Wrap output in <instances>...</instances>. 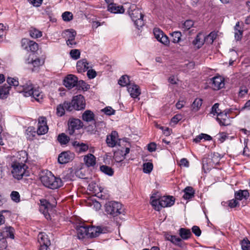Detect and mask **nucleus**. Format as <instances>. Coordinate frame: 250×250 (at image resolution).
Wrapping results in <instances>:
<instances>
[{"instance_id": "obj_23", "label": "nucleus", "mask_w": 250, "mask_h": 250, "mask_svg": "<svg viewBox=\"0 0 250 250\" xmlns=\"http://www.w3.org/2000/svg\"><path fill=\"white\" fill-rule=\"evenodd\" d=\"M184 194L183 197L185 199H190L194 197L195 191L191 187H187L184 189Z\"/></svg>"}, {"instance_id": "obj_40", "label": "nucleus", "mask_w": 250, "mask_h": 250, "mask_svg": "<svg viewBox=\"0 0 250 250\" xmlns=\"http://www.w3.org/2000/svg\"><path fill=\"white\" fill-rule=\"evenodd\" d=\"M65 109H66L65 106L64 105V103L63 104H60L57 106L56 114L59 117L62 116L65 113Z\"/></svg>"}, {"instance_id": "obj_42", "label": "nucleus", "mask_w": 250, "mask_h": 250, "mask_svg": "<svg viewBox=\"0 0 250 250\" xmlns=\"http://www.w3.org/2000/svg\"><path fill=\"white\" fill-rule=\"evenodd\" d=\"M249 89L246 85H242L239 88L238 96L240 98H243L248 93Z\"/></svg>"}, {"instance_id": "obj_24", "label": "nucleus", "mask_w": 250, "mask_h": 250, "mask_svg": "<svg viewBox=\"0 0 250 250\" xmlns=\"http://www.w3.org/2000/svg\"><path fill=\"white\" fill-rule=\"evenodd\" d=\"M95 115L90 110H86L82 115V119L86 122H90L94 121Z\"/></svg>"}, {"instance_id": "obj_33", "label": "nucleus", "mask_w": 250, "mask_h": 250, "mask_svg": "<svg viewBox=\"0 0 250 250\" xmlns=\"http://www.w3.org/2000/svg\"><path fill=\"white\" fill-rule=\"evenodd\" d=\"M193 25V21L192 20H187L184 23H182L180 27L184 31L189 30Z\"/></svg>"}, {"instance_id": "obj_25", "label": "nucleus", "mask_w": 250, "mask_h": 250, "mask_svg": "<svg viewBox=\"0 0 250 250\" xmlns=\"http://www.w3.org/2000/svg\"><path fill=\"white\" fill-rule=\"evenodd\" d=\"M95 157L92 154H89L84 157V161L85 165L89 167L95 165Z\"/></svg>"}, {"instance_id": "obj_60", "label": "nucleus", "mask_w": 250, "mask_h": 250, "mask_svg": "<svg viewBox=\"0 0 250 250\" xmlns=\"http://www.w3.org/2000/svg\"><path fill=\"white\" fill-rule=\"evenodd\" d=\"M160 129L163 131L164 134L167 136L170 135L172 131L171 129L168 127H165L164 126L160 127Z\"/></svg>"}, {"instance_id": "obj_4", "label": "nucleus", "mask_w": 250, "mask_h": 250, "mask_svg": "<svg viewBox=\"0 0 250 250\" xmlns=\"http://www.w3.org/2000/svg\"><path fill=\"white\" fill-rule=\"evenodd\" d=\"M156 193H153L151 197V204L156 210H160L162 208L171 207L174 205L175 199L173 196H163L156 198Z\"/></svg>"}, {"instance_id": "obj_43", "label": "nucleus", "mask_w": 250, "mask_h": 250, "mask_svg": "<svg viewBox=\"0 0 250 250\" xmlns=\"http://www.w3.org/2000/svg\"><path fill=\"white\" fill-rule=\"evenodd\" d=\"M153 164L151 163H146L143 164V172L145 173H149L153 169Z\"/></svg>"}, {"instance_id": "obj_45", "label": "nucleus", "mask_w": 250, "mask_h": 250, "mask_svg": "<svg viewBox=\"0 0 250 250\" xmlns=\"http://www.w3.org/2000/svg\"><path fill=\"white\" fill-rule=\"evenodd\" d=\"M62 18L65 21H69L73 19V14L71 12L66 11L62 13Z\"/></svg>"}, {"instance_id": "obj_36", "label": "nucleus", "mask_w": 250, "mask_h": 250, "mask_svg": "<svg viewBox=\"0 0 250 250\" xmlns=\"http://www.w3.org/2000/svg\"><path fill=\"white\" fill-rule=\"evenodd\" d=\"M123 142H125L126 144L125 145V150H124V149H118L119 151H120V152L121 153V155H122V157H123V159H125V157L129 153L130 151V145L129 144L127 143L126 141H125L124 140H123Z\"/></svg>"}, {"instance_id": "obj_17", "label": "nucleus", "mask_w": 250, "mask_h": 250, "mask_svg": "<svg viewBox=\"0 0 250 250\" xmlns=\"http://www.w3.org/2000/svg\"><path fill=\"white\" fill-rule=\"evenodd\" d=\"M127 90L132 98H136L141 94V90L138 85L136 84H129L127 86Z\"/></svg>"}, {"instance_id": "obj_61", "label": "nucleus", "mask_w": 250, "mask_h": 250, "mask_svg": "<svg viewBox=\"0 0 250 250\" xmlns=\"http://www.w3.org/2000/svg\"><path fill=\"white\" fill-rule=\"evenodd\" d=\"M156 149V145L155 143H150L147 146V149L149 152H153Z\"/></svg>"}, {"instance_id": "obj_21", "label": "nucleus", "mask_w": 250, "mask_h": 250, "mask_svg": "<svg viewBox=\"0 0 250 250\" xmlns=\"http://www.w3.org/2000/svg\"><path fill=\"white\" fill-rule=\"evenodd\" d=\"M206 42L205 40L204 36L201 33L197 35L195 39L193 40V44L198 48H200L204 44V42Z\"/></svg>"}, {"instance_id": "obj_46", "label": "nucleus", "mask_w": 250, "mask_h": 250, "mask_svg": "<svg viewBox=\"0 0 250 250\" xmlns=\"http://www.w3.org/2000/svg\"><path fill=\"white\" fill-rule=\"evenodd\" d=\"M10 197L11 199L16 203L20 202V195L18 191H13L11 194Z\"/></svg>"}, {"instance_id": "obj_59", "label": "nucleus", "mask_w": 250, "mask_h": 250, "mask_svg": "<svg viewBox=\"0 0 250 250\" xmlns=\"http://www.w3.org/2000/svg\"><path fill=\"white\" fill-rule=\"evenodd\" d=\"M87 75L89 79H93L96 76L97 74L95 70L91 69L87 71Z\"/></svg>"}, {"instance_id": "obj_14", "label": "nucleus", "mask_w": 250, "mask_h": 250, "mask_svg": "<svg viewBox=\"0 0 250 250\" xmlns=\"http://www.w3.org/2000/svg\"><path fill=\"white\" fill-rule=\"evenodd\" d=\"M211 86L214 90H219L224 86V79L221 76H215L211 79Z\"/></svg>"}, {"instance_id": "obj_2", "label": "nucleus", "mask_w": 250, "mask_h": 250, "mask_svg": "<svg viewBox=\"0 0 250 250\" xmlns=\"http://www.w3.org/2000/svg\"><path fill=\"white\" fill-rule=\"evenodd\" d=\"M77 238L79 240H83L86 238H93L99 236L102 233H105L107 229L104 227L80 225L77 227Z\"/></svg>"}, {"instance_id": "obj_38", "label": "nucleus", "mask_w": 250, "mask_h": 250, "mask_svg": "<svg viewBox=\"0 0 250 250\" xmlns=\"http://www.w3.org/2000/svg\"><path fill=\"white\" fill-rule=\"evenodd\" d=\"M129 83L128 77L126 75L122 76L118 81V83L122 86H128Z\"/></svg>"}, {"instance_id": "obj_15", "label": "nucleus", "mask_w": 250, "mask_h": 250, "mask_svg": "<svg viewBox=\"0 0 250 250\" xmlns=\"http://www.w3.org/2000/svg\"><path fill=\"white\" fill-rule=\"evenodd\" d=\"M73 154L68 151H64L59 154L58 161L60 164H63L69 162L72 159Z\"/></svg>"}, {"instance_id": "obj_50", "label": "nucleus", "mask_w": 250, "mask_h": 250, "mask_svg": "<svg viewBox=\"0 0 250 250\" xmlns=\"http://www.w3.org/2000/svg\"><path fill=\"white\" fill-rule=\"evenodd\" d=\"M102 110L107 115H114L115 113V110L110 106L106 107Z\"/></svg>"}, {"instance_id": "obj_29", "label": "nucleus", "mask_w": 250, "mask_h": 250, "mask_svg": "<svg viewBox=\"0 0 250 250\" xmlns=\"http://www.w3.org/2000/svg\"><path fill=\"white\" fill-rule=\"evenodd\" d=\"M10 89V86L6 85V84L0 86V98L2 99L6 98L7 95L9 94Z\"/></svg>"}, {"instance_id": "obj_9", "label": "nucleus", "mask_w": 250, "mask_h": 250, "mask_svg": "<svg viewBox=\"0 0 250 250\" xmlns=\"http://www.w3.org/2000/svg\"><path fill=\"white\" fill-rule=\"evenodd\" d=\"M118 137V133L116 131H112L110 135H107L106 137V142L107 146L109 147H113L118 144L121 146L123 140H119Z\"/></svg>"}, {"instance_id": "obj_6", "label": "nucleus", "mask_w": 250, "mask_h": 250, "mask_svg": "<svg viewBox=\"0 0 250 250\" xmlns=\"http://www.w3.org/2000/svg\"><path fill=\"white\" fill-rule=\"evenodd\" d=\"M64 105L66 110L68 111H71L73 109L81 110L85 107V101L84 97L80 94L74 96L71 102H64Z\"/></svg>"}, {"instance_id": "obj_39", "label": "nucleus", "mask_w": 250, "mask_h": 250, "mask_svg": "<svg viewBox=\"0 0 250 250\" xmlns=\"http://www.w3.org/2000/svg\"><path fill=\"white\" fill-rule=\"evenodd\" d=\"M39 242L40 244V247L39 250H47L49 241L47 239L45 240L43 238L41 237V241H39Z\"/></svg>"}, {"instance_id": "obj_63", "label": "nucleus", "mask_w": 250, "mask_h": 250, "mask_svg": "<svg viewBox=\"0 0 250 250\" xmlns=\"http://www.w3.org/2000/svg\"><path fill=\"white\" fill-rule=\"evenodd\" d=\"M47 125L46 119L44 117H40L38 119V125Z\"/></svg>"}, {"instance_id": "obj_32", "label": "nucleus", "mask_w": 250, "mask_h": 250, "mask_svg": "<svg viewBox=\"0 0 250 250\" xmlns=\"http://www.w3.org/2000/svg\"><path fill=\"white\" fill-rule=\"evenodd\" d=\"M202 104V100L196 98L192 104V110L194 112L198 111Z\"/></svg>"}, {"instance_id": "obj_22", "label": "nucleus", "mask_w": 250, "mask_h": 250, "mask_svg": "<svg viewBox=\"0 0 250 250\" xmlns=\"http://www.w3.org/2000/svg\"><path fill=\"white\" fill-rule=\"evenodd\" d=\"M179 234L183 240H188L190 238L192 233L189 229L182 228L179 230Z\"/></svg>"}, {"instance_id": "obj_7", "label": "nucleus", "mask_w": 250, "mask_h": 250, "mask_svg": "<svg viewBox=\"0 0 250 250\" xmlns=\"http://www.w3.org/2000/svg\"><path fill=\"white\" fill-rule=\"evenodd\" d=\"M105 211L113 217L117 216L123 213L122 205L118 202L109 201L104 206Z\"/></svg>"}, {"instance_id": "obj_48", "label": "nucleus", "mask_w": 250, "mask_h": 250, "mask_svg": "<svg viewBox=\"0 0 250 250\" xmlns=\"http://www.w3.org/2000/svg\"><path fill=\"white\" fill-rule=\"evenodd\" d=\"M215 38L216 34L213 32L210 33L206 37H205V40L206 42H208L210 43H212Z\"/></svg>"}, {"instance_id": "obj_58", "label": "nucleus", "mask_w": 250, "mask_h": 250, "mask_svg": "<svg viewBox=\"0 0 250 250\" xmlns=\"http://www.w3.org/2000/svg\"><path fill=\"white\" fill-rule=\"evenodd\" d=\"M239 205V203L236 201V199H232L229 201V206L231 208H233Z\"/></svg>"}, {"instance_id": "obj_18", "label": "nucleus", "mask_w": 250, "mask_h": 250, "mask_svg": "<svg viewBox=\"0 0 250 250\" xmlns=\"http://www.w3.org/2000/svg\"><path fill=\"white\" fill-rule=\"evenodd\" d=\"M108 10L114 14H122L125 12L123 6L118 5L114 3H111L108 5Z\"/></svg>"}, {"instance_id": "obj_1", "label": "nucleus", "mask_w": 250, "mask_h": 250, "mask_svg": "<svg viewBox=\"0 0 250 250\" xmlns=\"http://www.w3.org/2000/svg\"><path fill=\"white\" fill-rule=\"evenodd\" d=\"M8 86H14L17 91L22 93L24 97L31 96L38 102L43 98V94L39 87L35 88L30 80L22 79L21 80L20 84L19 81L14 78L8 77L7 79Z\"/></svg>"}, {"instance_id": "obj_5", "label": "nucleus", "mask_w": 250, "mask_h": 250, "mask_svg": "<svg viewBox=\"0 0 250 250\" xmlns=\"http://www.w3.org/2000/svg\"><path fill=\"white\" fill-rule=\"evenodd\" d=\"M127 12L136 28L140 30L145 24L143 20L144 15L141 10L138 8L136 5L131 4L128 7Z\"/></svg>"}, {"instance_id": "obj_53", "label": "nucleus", "mask_w": 250, "mask_h": 250, "mask_svg": "<svg viewBox=\"0 0 250 250\" xmlns=\"http://www.w3.org/2000/svg\"><path fill=\"white\" fill-rule=\"evenodd\" d=\"M31 62L34 67H38L43 63V62L39 58H36L34 60H32Z\"/></svg>"}, {"instance_id": "obj_19", "label": "nucleus", "mask_w": 250, "mask_h": 250, "mask_svg": "<svg viewBox=\"0 0 250 250\" xmlns=\"http://www.w3.org/2000/svg\"><path fill=\"white\" fill-rule=\"evenodd\" d=\"M234 197L236 200H247L250 197V193L248 190L240 189L234 193Z\"/></svg>"}, {"instance_id": "obj_51", "label": "nucleus", "mask_w": 250, "mask_h": 250, "mask_svg": "<svg viewBox=\"0 0 250 250\" xmlns=\"http://www.w3.org/2000/svg\"><path fill=\"white\" fill-rule=\"evenodd\" d=\"M98 188V185H97L94 182H91L88 185V189L89 191H93L94 193H95L97 191Z\"/></svg>"}, {"instance_id": "obj_49", "label": "nucleus", "mask_w": 250, "mask_h": 250, "mask_svg": "<svg viewBox=\"0 0 250 250\" xmlns=\"http://www.w3.org/2000/svg\"><path fill=\"white\" fill-rule=\"evenodd\" d=\"M219 104L218 103H215L211 107L210 113L213 115H216L217 116V114L221 111L219 108Z\"/></svg>"}, {"instance_id": "obj_52", "label": "nucleus", "mask_w": 250, "mask_h": 250, "mask_svg": "<svg viewBox=\"0 0 250 250\" xmlns=\"http://www.w3.org/2000/svg\"><path fill=\"white\" fill-rule=\"evenodd\" d=\"M28 47L32 52H35L38 49V44L34 41H31Z\"/></svg>"}, {"instance_id": "obj_26", "label": "nucleus", "mask_w": 250, "mask_h": 250, "mask_svg": "<svg viewBox=\"0 0 250 250\" xmlns=\"http://www.w3.org/2000/svg\"><path fill=\"white\" fill-rule=\"evenodd\" d=\"M72 145L78 150L79 152H85L88 149V146L86 144L83 143H80L78 141L73 142Z\"/></svg>"}, {"instance_id": "obj_13", "label": "nucleus", "mask_w": 250, "mask_h": 250, "mask_svg": "<svg viewBox=\"0 0 250 250\" xmlns=\"http://www.w3.org/2000/svg\"><path fill=\"white\" fill-rule=\"evenodd\" d=\"M216 120L221 125L227 126L230 124V115H228L224 111L217 114Z\"/></svg>"}, {"instance_id": "obj_35", "label": "nucleus", "mask_w": 250, "mask_h": 250, "mask_svg": "<svg viewBox=\"0 0 250 250\" xmlns=\"http://www.w3.org/2000/svg\"><path fill=\"white\" fill-rule=\"evenodd\" d=\"M172 37V42L173 43H178L181 40L182 34L180 31H174L170 34Z\"/></svg>"}, {"instance_id": "obj_31", "label": "nucleus", "mask_w": 250, "mask_h": 250, "mask_svg": "<svg viewBox=\"0 0 250 250\" xmlns=\"http://www.w3.org/2000/svg\"><path fill=\"white\" fill-rule=\"evenodd\" d=\"M100 170L104 174L108 176H112L114 174V170L111 167L106 165H103L100 167Z\"/></svg>"}, {"instance_id": "obj_41", "label": "nucleus", "mask_w": 250, "mask_h": 250, "mask_svg": "<svg viewBox=\"0 0 250 250\" xmlns=\"http://www.w3.org/2000/svg\"><path fill=\"white\" fill-rule=\"evenodd\" d=\"M48 127L47 125H38L37 133L38 135L45 134L47 132Z\"/></svg>"}, {"instance_id": "obj_56", "label": "nucleus", "mask_w": 250, "mask_h": 250, "mask_svg": "<svg viewBox=\"0 0 250 250\" xmlns=\"http://www.w3.org/2000/svg\"><path fill=\"white\" fill-rule=\"evenodd\" d=\"M243 35V30H239L238 31H234V37L236 41H240L242 39Z\"/></svg>"}, {"instance_id": "obj_62", "label": "nucleus", "mask_w": 250, "mask_h": 250, "mask_svg": "<svg viewBox=\"0 0 250 250\" xmlns=\"http://www.w3.org/2000/svg\"><path fill=\"white\" fill-rule=\"evenodd\" d=\"M118 155H121V153L120 152V151H119V150L116 151L114 153V158L115 161H116L118 162H119L122 161L123 160L125 159H123V157L122 156L121 157H119Z\"/></svg>"}, {"instance_id": "obj_34", "label": "nucleus", "mask_w": 250, "mask_h": 250, "mask_svg": "<svg viewBox=\"0 0 250 250\" xmlns=\"http://www.w3.org/2000/svg\"><path fill=\"white\" fill-rule=\"evenodd\" d=\"M29 33L30 36L35 39L40 38L42 36V32L35 28H32L29 30Z\"/></svg>"}, {"instance_id": "obj_28", "label": "nucleus", "mask_w": 250, "mask_h": 250, "mask_svg": "<svg viewBox=\"0 0 250 250\" xmlns=\"http://www.w3.org/2000/svg\"><path fill=\"white\" fill-rule=\"evenodd\" d=\"M58 141L61 145H66L69 141L70 138L65 133H62L60 134L57 138Z\"/></svg>"}, {"instance_id": "obj_16", "label": "nucleus", "mask_w": 250, "mask_h": 250, "mask_svg": "<svg viewBox=\"0 0 250 250\" xmlns=\"http://www.w3.org/2000/svg\"><path fill=\"white\" fill-rule=\"evenodd\" d=\"M15 229L14 228L11 226H5L2 229V231L0 232L2 235L1 237L10 238L13 239L14 238Z\"/></svg>"}, {"instance_id": "obj_3", "label": "nucleus", "mask_w": 250, "mask_h": 250, "mask_svg": "<svg viewBox=\"0 0 250 250\" xmlns=\"http://www.w3.org/2000/svg\"><path fill=\"white\" fill-rule=\"evenodd\" d=\"M40 180L43 186L50 189H57L62 186L61 179L55 177L51 171L42 175Z\"/></svg>"}, {"instance_id": "obj_47", "label": "nucleus", "mask_w": 250, "mask_h": 250, "mask_svg": "<svg viewBox=\"0 0 250 250\" xmlns=\"http://www.w3.org/2000/svg\"><path fill=\"white\" fill-rule=\"evenodd\" d=\"M80 51L78 49H72L70 52V55L71 57L74 59L77 60L80 57Z\"/></svg>"}, {"instance_id": "obj_10", "label": "nucleus", "mask_w": 250, "mask_h": 250, "mask_svg": "<svg viewBox=\"0 0 250 250\" xmlns=\"http://www.w3.org/2000/svg\"><path fill=\"white\" fill-rule=\"evenodd\" d=\"M153 34L155 38L158 42L166 46L169 45V39L162 30L158 28H155L153 29Z\"/></svg>"}, {"instance_id": "obj_37", "label": "nucleus", "mask_w": 250, "mask_h": 250, "mask_svg": "<svg viewBox=\"0 0 250 250\" xmlns=\"http://www.w3.org/2000/svg\"><path fill=\"white\" fill-rule=\"evenodd\" d=\"M78 89H81L83 91H86L89 88V85L87 84L83 80L78 81L76 86Z\"/></svg>"}, {"instance_id": "obj_54", "label": "nucleus", "mask_w": 250, "mask_h": 250, "mask_svg": "<svg viewBox=\"0 0 250 250\" xmlns=\"http://www.w3.org/2000/svg\"><path fill=\"white\" fill-rule=\"evenodd\" d=\"M192 232L197 237H199L201 235V230L199 227L197 226H194L192 227Z\"/></svg>"}, {"instance_id": "obj_30", "label": "nucleus", "mask_w": 250, "mask_h": 250, "mask_svg": "<svg viewBox=\"0 0 250 250\" xmlns=\"http://www.w3.org/2000/svg\"><path fill=\"white\" fill-rule=\"evenodd\" d=\"M37 133V131L33 127H28L26 130V138L28 140H33Z\"/></svg>"}, {"instance_id": "obj_55", "label": "nucleus", "mask_w": 250, "mask_h": 250, "mask_svg": "<svg viewBox=\"0 0 250 250\" xmlns=\"http://www.w3.org/2000/svg\"><path fill=\"white\" fill-rule=\"evenodd\" d=\"M31 41L27 39H23L21 40V46L24 49H27L29 46Z\"/></svg>"}, {"instance_id": "obj_12", "label": "nucleus", "mask_w": 250, "mask_h": 250, "mask_svg": "<svg viewBox=\"0 0 250 250\" xmlns=\"http://www.w3.org/2000/svg\"><path fill=\"white\" fill-rule=\"evenodd\" d=\"M78 78L74 75H68L63 80L64 85L68 89H71L76 86Z\"/></svg>"}, {"instance_id": "obj_57", "label": "nucleus", "mask_w": 250, "mask_h": 250, "mask_svg": "<svg viewBox=\"0 0 250 250\" xmlns=\"http://www.w3.org/2000/svg\"><path fill=\"white\" fill-rule=\"evenodd\" d=\"M30 3L35 7H39L42 3L43 0H29Z\"/></svg>"}, {"instance_id": "obj_44", "label": "nucleus", "mask_w": 250, "mask_h": 250, "mask_svg": "<svg viewBox=\"0 0 250 250\" xmlns=\"http://www.w3.org/2000/svg\"><path fill=\"white\" fill-rule=\"evenodd\" d=\"M241 245L242 250H250V241L247 238L241 241Z\"/></svg>"}, {"instance_id": "obj_11", "label": "nucleus", "mask_w": 250, "mask_h": 250, "mask_svg": "<svg viewBox=\"0 0 250 250\" xmlns=\"http://www.w3.org/2000/svg\"><path fill=\"white\" fill-rule=\"evenodd\" d=\"M82 122L79 119H70L68 123V133L70 135H73L75 130H78L82 127Z\"/></svg>"}, {"instance_id": "obj_64", "label": "nucleus", "mask_w": 250, "mask_h": 250, "mask_svg": "<svg viewBox=\"0 0 250 250\" xmlns=\"http://www.w3.org/2000/svg\"><path fill=\"white\" fill-rule=\"evenodd\" d=\"M181 120V116L180 115H176L172 118L171 120V123L176 124L178 122Z\"/></svg>"}, {"instance_id": "obj_27", "label": "nucleus", "mask_w": 250, "mask_h": 250, "mask_svg": "<svg viewBox=\"0 0 250 250\" xmlns=\"http://www.w3.org/2000/svg\"><path fill=\"white\" fill-rule=\"evenodd\" d=\"M64 38L67 39L66 41H72V39H75L76 35V32L74 29H67L63 33Z\"/></svg>"}, {"instance_id": "obj_8", "label": "nucleus", "mask_w": 250, "mask_h": 250, "mask_svg": "<svg viewBox=\"0 0 250 250\" xmlns=\"http://www.w3.org/2000/svg\"><path fill=\"white\" fill-rule=\"evenodd\" d=\"M13 176L18 180L21 179L23 176H29L28 171H26L27 166L22 163L14 162L12 164Z\"/></svg>"}, {"instance_id": "obj_20", "label": "nucleus", "mask_w": 250, "mask_h": 250, "mask_svg": "<svg viewBox=\"0 0 250 250\" xmlns=\"http://www.w3.org/2000/svg\"><path fill=\"white\" fill-rule=\"evenodd\" d=\"M76 67L79 73L85 72L89 68L88 62L85 59L81 60L77 62Z\"/></svg>"}]
</instances>
